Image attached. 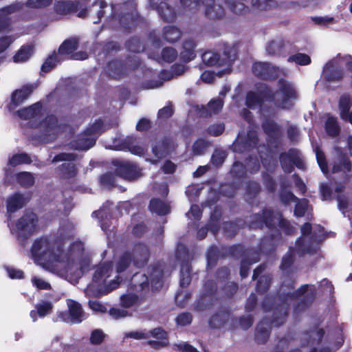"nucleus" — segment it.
<instances>
[{"label": "nucleus", "instance_id": "f257e3e1", "mask_svg": "<svg viewBox=\"0 0 352 352\" xmlns=\"http://www.w3.org/2000/svg\"><path fill=\"white\" fill-rule=\"evenodd\" d=\"M148 276L144 273H135L129 283V287L136 294H124L120 298V305L124 308H131L145 298L149 294L150 285L153 292L159 291L163 286L164 270L158 263L151 265L147 268Z\"/></svg>", "mask_w": 352, "mask_h": 352}, {"label": "nucleus", "instance_id": "f03ea898", "mask_svg": "<svg viewBox=\"0 0 352 352\" xmlns=\"http://www.w3.org/2000/svg\"><path fill=\"white\" fill-rule=\"evenodd\" d=\"M286 286L292 292H281L278 296L273 298L272 304L274 305V316L272 323L275 326H283L286 322L289 314V300H295L302 296L308 290V284L302 285L299 288H295V282L291 280L288 283H282V287Z\"/></svg>", "mask_w": 352, "mask_h": 352}, {"label": "nucleus", "instance_id": "7ed1b4c3", "mask_svg": "<svg viewBox=\"0 0 352 352\" xmlns=\"http://www.w3.org/2000/svg\"><path fill=\"white\" fill-rule=\"evenodd\" d=\"M63 252L62 245L57 246L47 236L36 239L31 248V253L34 261L42 265H51L59 262Z\"/></svg>", "mask_w": 352, "mask_h": 352}, {"label": "nucleus", "instance_id": "20e7f679", "mask_svg": "<svg viewBox=\"0 0 352 352\" xmlns=\"http://www.w3.org/2000/svg\"><path fill=\"white\" fill-rule=\"evenodd\" d=\"M180 3L184 10L189 11H196L201 6H205V16L210 20H220L226 15L224 8L214 4V0H180Z\"/></svg>", "mask_w": 352, "mask_h": 352}, {"label": "nucleus", "instance_id": "39448f33", "mask_svg": "<svg viewBox=\"0 0 352 352\" xmlns=\"http://www.w3.org/2000/svg\"><path fill=\"white\" fill-rule=\"evenodd\" d=\"M261 308L264 312L272 311V314L270 318H264L257 324L255 333L254 340L258 344H265L271 334L272 327H280V326H275L272 323L274 316V305L272 304L271 300L266 297L261 303Z\"/></svg>", "mask_w": 352, "mask_h": 352}, {"label": "nucleus", "instance_id": "423d86ee", "mask_svg": "<svg viewBox=\"0 0 352 352\" xmlns=\"http://www.w3.org/2000/svg\"><path fill=\"white\" fill-rule=\"evenodd\" d=\"M249 228L253 230H263L264 228L269 230H276L278 212L272 208H263L260 212L254 213L250 217Z\"/></svg>", "mask_w": 352, "mask_h": 352}, {"label": "nucleus", "instance_id": "0eeeda50", "mask_svg": "<svg viewBox=\"0 0 352 352\" xmlns=\"http://www.w3.org/2000/svg\"><path fill=\"white\" fill-rule=\"evenodd\" d=\"M78 159V155L73 153H60L56 155L52 163H57L59 162H67L59 165L56 170L59 177L63 179H70L76 177L78 174V168L76 166L72 163Z\"/></svg>", "mask_w": 352, "mask_h": 352}, {"label": "nucleus", "instance_id": "6e6552de", "mask_svg": "<svg viewBox=\"0 0 352 352\" xmlns=\"http://www.w3.org/2000/svg\"><path fill=\"white\" fill-rule=\"evenodd\" d=\"M38 217L33 212H25L15 223L17 235L23 240L32 236L38 229Z\"/></svg>", "mask_w": 352, "mask_h": 352}, {"label": "nucleus", "instance_id": "1a4fd4ad", "mask_svg": "<svg viewBox=\"0 0 352 352\" xmlns=\"http://www.w3.org/2000/svg\"><path fill=\"white\" fill-rule=\"evenodd\" d=\"M279 162L282 169L286 173H291L294 170V166L300 170L306 168L305 162L300 157V153L296 148H290L287 152H281L279 154Z\"/></svg>", "mask_w": 352, "mask_h": 352}, {"label": "nucleus", "instance_id": "9d476101", "mask_svg": "<svg viewBox=\"0 0 352 352\" xmlns=\"http://www.w3.org/2000/svg\"><path fill=\"white\" fill-rule=\"evenodd\" d=\"M278 91L282 96L281 100L276 101L275 104L281 109H290L293 107L292 100L298 98V93L294 86L284 78L278 80Z\"/></svg>", "mask_w": 352, "mask_h": 352}, {"label": "nucleus", "instance_id": "9b49d317", "mask_svg": "<svg viewBox=\"0 0 352 352\" xmlns=\"http://www.w3.org/2000/svg\"><path fill=\"white\" fill-rule=\"evenodd\" d=\"M112 164L115 167V174L127 181H135L141 176V169L134 163L116 160Z\"/></svg>", "mask_w": 352, "mask_h": 352}, {"label": "nucleus", "instance_id": "f8f14e48", "mask_svg": "<svg viewBox=\"0 0 352 352\" xmlns=\"http://www.w3.org/2000/svg\"><path fill=\"white\" fill-rule=\"evenodd\" d=\"M23 7L22 3L15 1L0 8V34H8L13 30L10 15L20 11Z\"/></svg>", "mask_w": 352, "mask_h": 352}, {"label": "nucleus", "instance_id": "ddd939ff", "mask_svg": "<svg viewBox=\"0 0 352 352\" xmlns=\"http://www.w3.org/2000/svg\"><path fill=\"white\" fill-rule=\"evenodd\" d=\"M35 83H27L12 91L10 102L7 104L9 111H14L16 107L23 104L36 89Z\"/></svg>", "mask_w": 352, "mask_h": 352}, {"label": "nucleus", "instance_id": "4468645a", "mask_svg": "<svg viewBox=\"0 0 352 352\" xmlns=\"http://www.w3.org/2000/svg\"><path fill=\"white\" fill-rule=\"evenodd\" d=\"M144 21L145 19L138 12L136 6H134L130 11L122 13L119 16V23L126 33H131Z\"/></svg>", "mask_w": 352, "mask_h": 352}, {"label": "nucleus", "instance_id": "2eb2a0df", "mask_svg": "<svg viewBox=\"0 0 352 352\" xmlns=\"http://www.w3.org/2000/svg\"><path fill=\"white\" fill-rule=\"evenodd\" d=\"M131 252L133 265L137 268H142L147 265L150 258V250L143 243H135Z\"/></svg>", "mask_w": 352, "mask_h": 352}, {"label": "nucleus", "instance_id": "dca6fc26", "mask_svg": "<svg viewBox=\"0 0 352 352\" xmlns=\"http://www.w3.org/2000/svg\"><path fill=\"white\" fill-rule=\"evenodd\" d=\"M258 137L255 131H248L243 139L236 140L233 144V151L236 153H243L250 152L257 146Z\"/></svg>", "mask_w": 352, "mask_h": 352}, {"label": "nucleus", "instance_id": "f3484780", "mask_svg": "<svg viewBox=\"0 0 352 352\" xmlns=\"http://www.w3.org/2000/svg\"><path fill=\"white\" fill-rule=\"evenodd\" d=\"M223 255L234 259H239L248 256H251L258 253L254 248H246L242 243H236L230 246L222 248Z\"/></svg>", "mask_w": 352, "mask_h": 352}, {"label": "nucleus", "instance_id": "a211bd4d", "mask_svg": "<svg viewBox=\"0 0 352 352\" xmlns=\"http://www.w3.org/2000/svg\"><path fill=\"white\" fill-rule=\"evenodd\" d=\"M252 73L264 80H274L278 78L277 69L267 63H254L252 65Z\"/></svg>", "mask_w": 352, "mask_h": 352}, {"label": "nucleus", "instance_id": "6ab92c4d", "mask_svg": "<svg viewBox=\"0 0 352 352\" xmlns=\"http://www.w3.org/2000/svg\"><path fill=\"white\" fill-rule=\"evenodd\" d=\"M281 237V234H270L263 236L258 245V249L256 250L258 254H263L266 256H271L274 254L278 247L277 241Z\"/></svg>", "mask_w": 352, "mask_h": 352}, {"label": "nucleus", "instance_id": "aec40b11", "mask_svg": "<svg viewBox=\"0 0 352 352\" xmlns=\"http://www.w3.org/2000/svg\"><path fill=\"white\" fill-rule=\"evenodd\" d=\"M264 133L270 138L268 144L273 148H278V138L280 136V126L272 120H266L262 123Z\"/></svg>", "mask_w": 352, "mask_h": 352}, {"label": "nucleus", "instance_id": "412c9836", "mask_svg": "<svg viewBox=\"0 0 352 352\" xmlns=\"http://www.w3.org/2000/svg\"><path fill=\"white\" fill-rule=\"evenodd\" d=\"M42 110V103L41 102H36L28 107L16 111L14 114L23 120H36L41 118Z\"/></svg>", "mask_w": 352, "mask_h": 352}, {"label": "nucleus", "instance_id": "4be33fe9", "mask_svg": "<svg viewBox=\"0 0 352 352\" xmlns=\"http://www.w3.org/2000/svg\"><path fill=\"white\" fill-rule=\"evenodd\" d=\"M81 7L80 0H60L54 5V12L60 15L76 12Z\"/></svg>", "mask_w": 352, "mask_h": 352}, {"label": "nucleus", "instance_id": "5701e85b", "mask_svg": "<svg viewBox=\"0 0 352 352\" xmlns=\"http://www.w3.org/2000/svg\"><path fill=\"white\" fill-rule=\"evenodd\" d=\"M323 78L324 81L327 82H340L344 78V71L341 67L329 62L324 66Z\"/></svg>", "mask_w": 352, "mask_h": 352}, {"label": "nucleus", "instance_id": "b1692460", "mask_svg": "<svg viewBox=\"0 0 352 352\" xmlns=\"http://www.w3.org/2000/svg\"><path fill=\"white\" fill-rule=\"evenodd\" d=\"M230 318L229 310L222 309L213 314L208 320V325L212 329H220L225 327Z\"/></svg>", "mask_w": 352, "mask_h": 352}, {"label": "nucleus", "instance_id": "393cba45", "mask_svg": "<svg viewBox=\"0 0 352 352\" xmlns=\"http://www.w3.org/2000/svg\"><path fill=\"white\" fill-rule=\"evenodd\" d=\"M26 203L24 195L19 192H16L9 196L6 200L7 212L10 214L14 213L23 208Z\"/></svg>", "mask_w": 352, "mask_h": 352}, {"label": "nucleus", "instance_id": "a878e982", "mask_svg": "<svg viewBox=\"0 0 352 352\" xmlns=\"http://www.w3.org/2000/svg\"><path fill=\"white\" fill-rule=\"evenodd\" d=\"M331 170L333 173L340 172L348 173L351 172L352 164L346 153L342 151L338 153L337 160L333 162Z\"/></svg>", "mask_w": 352, "mask_h": 352}, {"label": "nucleus", "instance_id": "bb28decb", "mask_svg": "<svg viewBox=\"0 0 352 352\" xmlns=\"http://www.w3.org/2000/svg\"><path fill=\"white\" fill-rule=\"evenodd\" d=\"M172 141L168 138H164L162 140L156 142L152 146V153L157 160L167 157L170 153Z\"/></svg>", "mask_w": 352, "mask_h": 352}, {"label": "nucleus", "instance_id": "cd10ccee", "mask_svg": "<svg viewBox=\"0 0 352 352\" xmlns=\"http://www.w3.org/2000/svg\"><path fill=\"white\" fill-rule=\"evenodd\" d=\"M296 250L292 247H289L287 252L282 257L279 269L285 275H289L293 272L292 267L296 261Z\"/></svg>", "mask_w": 352, "mask_h": 352}, {"label": "nucleus", "instance_id": "c85d7f7f", "mask_svg": "<svg viewBox=\"0 0 352 352\" xmlns=\"http://www.w3.org/2000/svg\"><path fill=\"white\" fill-rule=\"evenodd\" d=\"M125 71V64L122 60L114 59L107 65V74L111 78H120L124 75Z\"/></svg>", "mask_w": 352, "mask_h": 352}, {"label": "nucleus", "instance_id": "c756f323", "mask_svg": "<svg viewBox=\"0 0 352 352\" xmlns=\"http://www.w3.org/2000/svg\"><path fill=\"white\" fill-rule=\"evenodd\" d=\"M80 40L78 37L72 36L65 40L60 45L58 53L60 56L72 55L78 50Z\"/></svg>", "mask_w": 352, "mask_h": 352}, {"label": "nucleus", "instance_id": "7c9ffc66", "mask_svg": "<svg viewBox=\"0 0 352 352\" xmlns=\"http://www.w3.org/2000/svg\"><path fill=\"white\" fill-rule=\"evenodd\" d=\"M196 43L192 39L186 40L182 45V50L179 54L180 60L184 63H189L196 57Z\"/></svg>", "mask_w": 352, "mask_h": 352}, {"label": "nucleus", "instance_id": "2f4dec72", "mask_svg": "<svg viewBox=\"0 0 352 352\" xmlns=\"http://www.w3.org/2000/svg\"><path fill=\"white\" fill-rule=\"evenodd\" d=\"M34 48V45L32 43L23 45L13 56V61L16 63L28 61L33 55Z\"/></svg>", "mask_w": 352, "mask_h": 352}, {"label": "nucleus", "instance_id": "473e14b6", "mask_svg": "<svg viewBox=\"0 0 352 352\" xmlns=\"http://www.w3.org/2000/svg\"><path fill=\"white\" fill-rule=\"evenodd\" d=\"M68 310L72 316V323H80L84 320V311L82 305L72 299L67 300Z\"/></svg>", "mask_w": 352, "mask_h": 352}, {"label": "nucleus", "instance_id": "72a5a7b5", "mask_svg": "<svg viewBox=\"0 0 352 352\" xmlns=\"http://www.w3.org/2000/svg\"><path fill=\"white\" fill-rule=\"evenodd\" d=\"M57 124L58 119L53 114L47 116L45 118L38 122L37 120L30 122V125L32 128L37 129L39 127H43L47 132L54 129L56 127Z\"/></svg>", "mask_w": 352, "mask_h": 352}, {"label": "nucleus", "instance_id": "f704fd0d", "mask_svg": "<svg viewBox=\"0 0 352 352\" xmlns=\"http://www.w3.org/2000/svg\"><path fill=\"white\" fill-rule=\"evenodd\" d=\"M245 224L244 220L236 219V221H226L223 223V233L228 239H232L236 236L241 226Z\"/></svg>", "mask_w": 352, "mask_h": 352}, {"label": "nucleus", "instance_id": "c9c22d12", "mask_svg": "<svg viewBox=\"0 0 352 352\" xmlns=\"http://www.w3.org/2000/svg\"><path fill=\"white\" fill-rule=\"evenodd\" d=\"M217 298H212L201 294L199 298L193 304V310L201 313L210 309L217 301Z\"/></svg>", "mask_w": 352, "mask_h": 352}, {"label": "nucleus", "instance_id": "e433bc0d", "mask_svg": "<svg viewBox=\"0 0 352 352\" xmlns=\"http://www.w3.org/2000/svg\"><path fill=\"white\" fill-rule=\"evenodd\" d=\"M149 210L160 216H164L170 212L169 205L160 198H152L148 204Z\"/></svg>", "mask_w": 352, "mask_h": 352}, {"label": "nucleus", "instance_id": "4c0bfd02", "mask_svg": "<svg viewBox=\"0 0 352 352\" xmlns=\"http://www.w3.org/2000/svg\"><path fill=\"white\" fill-rule=\"evenodd\" d=\"M260 261L258 253L254 254L251 256L243 258L240 262L239 274L241 278H245L249 274L251 266Z\"/></svg>", "mask_w": 352, "mask_h": 352}, {"label": "nucleus", "instance_id": "58836bf2", "mask_svg": "<svg viewBox=\"0 0 352 352\" xmlns=\"http://www.w3.org/2000/svg\"><path fill=\"white\" fill-rule=\"evenodd\" d=\"M286 42L283 39L272 40L267 43L266 51L270 55L285 56Z\"/></svg>", "mask_w": 352, "mask_h": 352}, {"label": "nucleus", "instance_id": "ea45409f", "mask_svg": "<svg viewBox=\"0 0 352 352\" xmlns=\"http://www.w3.org/2000/svg\"><path fill=\"white\" fill-rule=\"evenodd\" d=\"M36 310H32L30 316L33 322L37 320L38 316L43 318L49 314L52 310V305L48 301H43L41 304L36 305Z\"/></svg>", "mask_w": 352, "mask_h": 352}, {"label": "nucleus", "instance_id": "a19ab883", "mask_svg": "<svg viewBox=\"0 0 352 352\" xmlns=\"http://www.w3.org/2000/svg\"><path fill=\"white\" fill-rule=\"evenodd\" d=\"M113 267L112 261H106L100 265L94 272L93 275V281L95 283L99 282L103 277H109L110 272Z\"/></svg>", "mask_w": 352, "mask_h": 352}, {"label": "nucleus", "instance_id": "79ce46f5", "mask_svg": "<svg viewBox=\"0 0 352 352\" xmlns=\"http://www.w3.org/2000/svg\"><path fill=\"white\" fill-rule=\"evenodd\" d=\"M130 251L124 252L119 257L116 264V271L118 274L125 272L132 263Z\"/></svg>", "mask_w": 352, "mask_h": 352}, {"label": "nucleus", "instance_id": "37998d69", "mask_svg": "<svg viewBox=\"0 0 352 352\" xmlns=\"http://www.w3.org/2000/svg\"><path fill=\"white\" fill-rule=\"evenodd\" d=\"M257 93L261 96V99L265 101H275L276 93L272 91L271 87L265 83H258L256 85Z\"/></svg>", "mask_w": 352, "mask_h": 352}, {"label": "nucleus", "instance_id": "c03bdc74", "mask_svg": "<svg viewBox=\"0 0 352 352\" xmlns=\"http://www.w3.org/2000/svg\"><path fill=\"white\" fill-rule=\"evenodd\" d=\"M182 34V31L173 25L164 27L163 30V38L170 43H175L178 41Z\"/></svg>", "mask_w": 352, "mask_h": 352}, {"label": "nucleus", "instance_id": "a18cd8bd", "mask_svg": "<svg viewBox=\"0 0 352 352\" xmlns=\"http://www.w3.org/2000/svg\"><path fill=\"white\" fill-rule=\"evenodd\" d=\"M272 280V275L267 274L261 276L257 278L256 290L258 294H263L266 293L270 287Z\"/></svg>", "mask_w": 352, "mask_h": 352}, {"label": "nucleus", "instance_id": "49530a36", "mask_svg": "<svg viewBox=\"0 0 352 352\" xmlns=\"http://www.w3.org/2000/svg\"><path fill=\"white\" fill-rule=\"evenodd\" d=\"M245 104L248 108L254 109L256 107H262L263 100L257 92L250 91L246 94Z\"/></svg>", "mask_w": 352, "mask_h": 352}, {"label": "nucleus", "instance_id": "de8ad7c7", "mask_svg": "<svg viewBox=\"0 0 352 352\" xmlns=\"http://www.w3.org/2000/svg\"><path fill=\"white\" fill-rule=\"evenodd\" d=\"M32 160L26 153L14 154L8 160V164L15 167L19 164H30Z\"/></svg>", "mask_w": 352, "mask_h": 352}, {"label": "nucleus", "instance_id": "09e8293b", "mask_svg": "<svg viewBox=\"0 0 352 352\" xmlns=\"http://www.w3.org/2000/svg\"><path fill=\"white\" fill-rule=\"evenodd\" d=\"M294 209V215L296 217H302L309 208V201L306 198L296 199Z\"/></svg>", "mask_w": 352, "mask_h": 352}, {"label": "nucleus", "instance_id": "8fccbe9b", "mask_svg": "<svg viewBox=\"0 0 352 352\" xmlns=\"http://www.w3.org/2000/svg\"><path fill=\"white\" fill-rule=\"evenodd\" d=\"M191 280V266L188 263L183 264L180 270L179 285L182 288L187 287Z\"/></svg>", "mask_w": 352, "mask_h": 352}, {"label": "nucleus", "instance_id": "3c124183", "mask_svg": "<svg viewBox=\"0 0 352 352\" xmlns=\"http://www.w3.org/2000/svg\"><path fill=\"white\" fill-rule=\"evenodd\" d=\"M261 190V185L254 180H249L245 184V194L250 200L254 199Z\"/></svg>", "mask_w": 352, "mask_h": 352}, {"label": "nucleus", "instance_id": "603ef678", "mask_svg": "<svg viewBox=\"0 0 352 352\" xmlns=\"http://www.w3.org/2000/svg\"><path fill=\"white\" fill-rule=\"evenodd\" d=\"M278 226L286 235H293L295 233V228L290 221L285 219L280 212H278Z\"/></svg>", "mask_w": 352, "mask_h": 352}, {"label": "nucleus", "instance_id": "864d4df0", "mask_svg": "<svg viewBox=\"0 0 352 352\" xmlns=\"http://www.w3.org/2000/svg\"><path fill=\"white\" fill-rule=\"evenodd\" d=\"M16 180L21 186L25 188L32 187L35 183L32 173L25 171L19 173L16 175Z\"/></svg>", "mask_w": 352, "mask_h": 352}, {"label": "nucleus", "instance_id": "5fc2aeb1", "mask_svg": "<svg viewBox=\"0 0 352 352\" xmlns=\"http://www.w3.org/2000/svg\"><path fill=\"white\" fill-rule=\"evenodd\" d=\"M96 143V140L85 137H78L74 141V146L79 151H87L91 148Z\"/></svg>", "mask_w": 352, "mask_h": 352}, {"label": "nucleus", "instance_id": "6e6d98bb", "mask_svg": "<svg viewBox=\"0 0 352 352\" xmlns=\"http://www.w3.org/2000/svg\"><path fill=\"white\" fill-rule=\"evenodd\" d=\"M203 61L208 66L221 65L220 55L212 52H206L201 56Z\"/></svg>", "mask_w": 352, "mask_h": 352}, {"label": "nucleus", "instance_id": "4d7b16f0", "mask_svg": "<svg viewBox=\"0 0 352 352\" xmlns=\"http://www.w3.org/2000/svg\"><path fill=\"white\" fill-rule=\"evenodd\" d=\"M325 130L327 134L332 137L339 135L340 129L336 118L329 117L325 122Z\"/></svg>", "mask_w": 352, "mask_h": 352}, {"label": "nucleus", "instance_id": "13d9d810", "mask_svg": "<svg viewBox=\"0 0 352 352\" xmlns=\"http://www.w3.org/2000/svg\"><path fill=\"white\" fill-rule=\"evenodd\" d=\"M159 12L162 19L166 23L173 22L177 16L175 10L166 4L160 8Z\"/></svg>", "mask_w": 352, "mask_h": 352}, {"label": "nucleus", "instance_id": "bf43d9fd", "mask_svg": "<svg viewBox=\"0 0 352 352\" xmlns=\"http://www.w3.org/2000/svg\"><path fill=\"white\" fill-rule=\"evenodd\" d=\"M352 103L349 96H342L339 100L340 116L342 119H346V114L349 112Z\"/></svg>", "mask_w": 352, "mask_h": 352}, {"label": "nucleus", "instance_id": "052dcab7", "mask_svg": "<svg viewBox=\"0 0 352 352\" xmlns=\"http://www.w3.org/2000/svg\"><path fill=\"white\" fill-rule=\"evenodd\" d=\"M317 163L324 174L329 173V166L324 153L318 147L315 149Z\"/></svg>", "mask_w": 352, "mask_h": 352}, {"label": "nucleus", "instance_id": "680f3d73", "mask_svg": "<svg viewBox=\"0 0 352 352\" xmlns=\"http://www.w3.org/2000/svg\"><path fill=\"white\" fill-rule=\"evenodd\" d=\"M115 173L108 172L102 174L100 177L99 182L101 186L107 188H112L115 186L116 177Z\"/></svg>", "mask_w": 352, "mask_h": 352}, {"label": "nucleus", "instance_id": "e2e57ef3", "mask_svg": "<svg viewBox=\"0 0 352 352\" xmlns=\"http://www.w3.org/2000/svg\"><path fill=\"white\" fill-rule=\"evenodd\" d=\"M58 62V58L56 52H54L51 55H49L41 67V71L43 73H48L53 68L55 67Z\"/></svg>", "mask_w": 352, "mask_h": 352}, {"label": "nucleus", "instance_id": "0e129e2a", "mask_svg": "<svg viewBox=\"0 0 352 352\" xmlns=\"http://www.w3.org/2000/svg\"><path fill=\"white\" fill-rule=\"evenodd\" d=\"M263 184L270 193H274L276 189V183L273 177L267 172L261 173Z\"/></svg>", "mask_w": 352, "mask_h": 352}, {"label": "nucleus", "instance_id": "69168bd1", "mask_svg": "<svg viewBox=\"0 0 352 352\" xmlns=\"http://www.w3.org/2000/svg\"><path fill=\"white\" fill-rule=\"evenodd\" d=\"M289 62H294L299 65H307L311 62L310 56L303 53H296L288 58Z\"/></svg>", "mask_w": 352, "mask_h": 352}, {"label": "nucleus", "instance_id": "338daca9", "mask_svg": "<svg viewBox=\"0 0 352 352\" xmlns=\"http://www.w3.org/2000/svg\"><path fill=\"white\" fill-rule=\"evenodd\" d=\"M161 56L163 60L171 63L176 60L178 53L173 47H166L162 49Z\"/></svg>", "mask_w": 352, "mask_h": 352}, {"label": "nucleus", "instance_id": "774afa93", "mask_svg": "<svg viewBox=\"0 0 352 352\" xmlns=\"http://www.w3.org/2000/svg\"><path fill=\"white\" fill-rule=\"evenodd\" d=\"M126 49L131 52L138 53L142 50L141 41L138 37H131L125 43Z\"/></svg>", "mask_w": 352, "mask_h": 352}]
</instances>
